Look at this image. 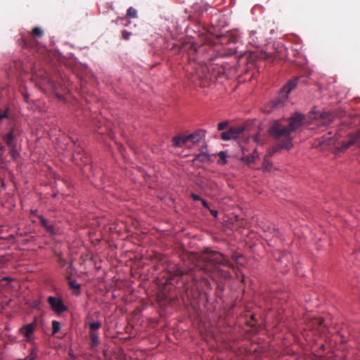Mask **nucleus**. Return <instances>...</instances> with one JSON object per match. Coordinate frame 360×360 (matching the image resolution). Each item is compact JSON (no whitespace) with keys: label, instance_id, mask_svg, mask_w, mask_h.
<instances>
[{"label":"nucleus","instance_id":"1","mask_svg":"<svg viewBox=\"0 0 360 360\" xmlns=\"http://www.w3.org/2000/svg\"><path fill=\"white\" fill-rule=\"evenodd\" d=\"M199 266L207 274H210L212 278L217 276L223 279H229L231 277L229 271L221 269L219 265H223L233 269V264L228 258L218 251L206 249L199 257Z\"/></svg>","mask_w":360,"mask_h":360},{"label":"nucleus","instance_id":"2","mask_svg":"<svg viewBox=\"0 0 360 360\" xmlns=\"http://www.w3.org/2000/svg\"><path fill=\"white\" fill-rule=\"evenodd\" d=\"M305 116L301 113L295 112L289 119L288 125L282 124L279 121H275L269 129L271 136L277 140L292 138L290 134L303 125Z\"/></svg>","mask_w":360,"mask_h":360},{"label":"nucleus","instance_id":"3","mask_svg":"<svg viewBox=\"0 0 360 360\" xmlns=\"http://www.w3.org/2000/svg\"><path fill=\"white\" fill-rule=\"evenodd\" d=\"M47 302L50 305L51 309L58 314H61L68 310L62 300L59 297L49 296L47 298Z\"/></svg>","mask_w":360,"mask_h":360},{"label":"nucleus","instance_id":"4","mask_svg":"<svg viewBox=\"0 0 360 360\" xmlns=\"http://www.w3.org/2000/svg\"><path fill=\"white\" fill-rule=\"evenodd\" d=\"M292 138H288L287 139H283V140L278 144L276 146L269 149L267 152V158L272 156L275 153L279 151L281 149H286L288 150H290L292 148Z\"/></svg>","mask_w":360,"mask_h":360},{"label":"nucleus","instance_id":"5","mask_svg":"<svg viewBox=\"0 0 360 360\" xmlns=\"http://www.w3.org/2000/svg\"><path fill=\"white\" fill-rule=\"evenodd\" d=\"M243 131V129L242 127H231L227 131L221 133V138L224 141L236 139Z\"/></svg>","mask_w":360,"mask_h":360},{"label":"nucleus","instance_id":"6","mask_svg":"<svg viewBox=\"0 0 360 360\" xmlns=\"http://www.w3.org/2000/svg\"><path fill=\"white\" fill-rule=\"evenodd\" d=\"M207 46L205 45H201L199 46L191 45L188 51L189 59L194 61L198 60L200 59L199 56L203 54L207 51Z\"/></svg>","mask_w":360,"mask_h":360},{"label":"nucleus","instance_id":"7","mask_svg":"<svg viewBox=\"0 0 360 360\" xmlns=\"http://www.w3.org/2000/svg\"><path fill=\"white\" fill-rule=\"evenodd\" d=\"M307 327L309 329L316 330L323 333L325 330L323 319L320 317L311 319L307 322Z\"/></svg>","mask_w":360,"mask_h":360},{"label":"nucleus","instance_id":"8","mask_svg":"<svg viewBox=\"0 0 360 360\" xmlns=\"http://www.w3.org/2000/svg\"><path fill=\"white\" fill-rule=\"evenodd\" d=\"M16 136L17 131L14 129H12L8 133L3 136V139L12 151L16 148L17 144L15 140Z\"/></svg>","mask_w":360,"mask_h":360},{"label":"nucleus","instance_id":"9","mask_svg":"<svg viewBox=\"0 0 360 360\" xmlns=\"http://www.w3.org/2000/svg\"><path fill=\"white\" fill-rule=\"evenodd\" d=\"M37 326L36 321H33L29 324L25 325L20 328V333L22 334L27 339V341L30 340V338L34 333Z\"/></svg>","mask_w":360,"mask_h":360},{"label":"nucleus","instance_id":"10","mask_svg":"<svg viewBox=\"0 0 360 360\" xmlns=\"http://www.w3.org/2000/svg\"><path fill=\"white\" fill-rule=\"evenodd\" d=\"M283 101L281 98H276L269 102L264 108V111L266 113H270L274 109L283 106Z\"/></svg>","mask_w":360,"mask_h":360},{"label":"nucleus","instance_id":"11","mask_svg":"<svg viewBox=\"0 0 360 360\" xmlns=\"http://www.w3.org/2000/svg\"><path fill=\"white\" fill-rule=\"evenodd\" d=\"M205 136V132L202 130L195 131L190 135L186 136V139L193 144L198 143Z\"/></svg>","mask_w":360,"mask_h":360},{"label":"nucleus","instance_id":"12","mask_svg":"<svg viewBox=\"0 0 360 360\" xmlns=\"http://www.w3.org/2000/svg\"><path fill=\"white\" fill-rule=\"evenodd\" d=\"M354 144H358L360 147V132H357L348 141L343 143L341 150H345Z\"/></svg>","mask_w":360,"mask_h":360},{"label":"nucleus","instance_id":"13","mask_svg":"<svg viewBox=\"0 0 360 360\" xmlns=\"http://www.w3.org/2000/svg\"><path fill=\"white\" fill-rule=\"evenodd\" d=\"M299 80L298 77H295L291 80H290L283 88V91L285 92V94L288 95L292 90H293Z\"/></svg>","mask_w":360,"mask_h":360},{"label":"nucleus","instance_id":"14","mask_svg":"<svg viewBox=\"0 0 360 360\" xmlns=\"http://www.w3.org/2000/svg\"><path fill=\"white\" fill-rule=\"evenodd\" d=\"M188 143V139H186V136H176L173 138V146L177 148H181Z\"/></svg>","mask_w":360,"mask_h":360},{"label":"nucleus","instance_id":"15","mask_svg":"<svg viewBox=\"0 0 360 360\" xmlns=\"http://www.w3.org/2000/svg\"><path fill=\"white\" fill-rule=\"evenodd\" d=\"M68 280L70 287L74 290V293L76 295L79 294L80 285L75 280H72L70 277H68Z\"/></svg>","mask_w":360,"mask_h":360},{"label":"nucleus","instance_id":"16","mask_svg":"<svg viewBox=\"0 0 360 360\" xmlns=\"http://www.w3.org/2000/svg\"><path fill=\"white\" fill-rule=\"evenodd\" d=\"M259 57L260 58L268 60L269 62H274L276 59V56L274 53L264 51L260 53Z\"/></svg>","mask_w":360,"mask_h":360},{"label":"nucleus","instance_id":"17","mask_svg":"<svg viewBox=\"0 0 360 360\" xmlns=\"http://www.w3.org/2000/svg\"><path fill=\"white\" fill-rule=\"evenodd\" d=\"M210 157L206 153H200L195 155L194 161L206 162L209 160Z\"/></svg>","mask_w":360,"mask_h":360},{"label":"nucleus","instance_id":"18","mask_svg":"<svg viewBox=\"0 0 360 360\" xmlns=\"http://www.w3.org/2000/svg\"><path fill=\"white\" fill-rule=\"evenodd\" d=\"M193 8L195 12H198V13L201 14L202 13H203L204 11L207 10V5L204 4L202 6H201L200 4L195 3L193 6Z\"/></svg>","mask_w":360,"mask_h":360},{"label":"nucleus","instance_id":"19","mask_svg":"<svg viewBox=\"0 0 360 360\" xmlns=\"http://www.w3.org/2000/svg\"><path fill=\"white\" fill-rule=\"evenodd\" d=\"M40 224L49 232L53 233V227L51 225L48 224L47 220L43 217H39Z\"/></svg>","mask_w":360,"mask_h":360},{"label":"nucleus","instance_id":"20","mask_svg":"<svg viewBox=\"0 0 360 360\" xmlns=\"http://www.w3.org/2000/svg\"><path fill=\"white\" fill-rule=\"evenodd\" d=\"M273 167V164L271 162L269 161V158H267V155H265L263 161V169L266 172H269Z\"/></svg>","mask_w":360,"mask_h":360},{"label":"nucleus","instance_id":"21","mask_svg":"<svg viewBox=\"0 0 360 360\" xmlns=\"http://www.w3.org/2000/svg\"><path fill=\"white\" fill-rule=\"evenodd\" d=\"M89 336L91 341V346H96L98 344V334L96 332H90Z\"/></svg>","mask_w":360,"mask_h":360},{"label":"nucleus","instance_id":"22","mask_svg":"<svg viewBox=\"0 0 360 360\" xmlns=\"http://www.w3.org/2000/svg\"><path fill=\"white\" fill-rule=\"evenodd\" d=\"M101 327V323L100 321L90 322L89 323V328L91 332H96Z\"/></svg>","mask_w":360,"mask_h":360},{"label":"nucleus","instance_id":"23","mask_svg":"<svg viewBox=\"0 0 360 360\" xmlns=\"http://www.w3.org/2000/svg\"><path fill=\"white\" fill-rule=\"evenodd\" d=\"M44 34L43 30L38 27H35L32 30V34L36 37H41Z\"/></svg>","mask_w":360,"mask_h":360},{"label":"nucleus","instance_id":"24","mask_svg":"<svg viewBox=\"0 0 360 360\" xmlns=\"http://www.w3.org/2000/svg\"><path fill=\"white\" fill-rule=\"evenodd\" d=\"M127 16L129 18H136L137 12L133 7H129L127 11Z\"/></svg>","mask_w":360,"mask_h":360},{"label":"nucleus","instance_id":"25","mask_svg":"<svg viewBox=\"0 0 360 360\" xmlns=\"http://www.w3.org/2000/svg\"><path fill=\"white\" fill-rule=\"evenodd\" d=\"M255 155H243L241 159L243 161H244L245 162L248 163V164H250L252 163V162H254L255 160Z\"/></svg>","mask_w":360,"mask_h":360},{"label":"nucleus","instance_id":"26","mask_svg":"<svg viewBox=\"0 0 360 360\" xmlns=\"http://www.w3.org/2000/svg\"><path fill=\"white\" fill-rule=\"evenodd\" d=\"M219 159L218 160V163L220 164V165H224L226 163V155L224 152L223 151H221L219 152Z\"/></svg>","mask_w":360,"mask_h":360},{"label":"nucleus","instance_id":"27","mask_svg":"<svg viewBox=\"0 0 360 360\" xmlns=\"http://www.w3.org/2000/svg\"><path fill=\"white\" fill-rule=\"evenodd\" d=\"M52 329H53V333L55 334L58 333L60 330V323L57 321H52Z\"/></svg>","mask_w":360,"mask_h":360},{"label":"nucleus","instance_id":"28","mask_svg":"<svg viewBox=\"0 0 360 360\" xmlns=\"http://www.w3.org/2000/svg\"><path fill=\"white\" fill-rule=\"evenodd\" d=\"M37 357V351L35 349H32L30 354L26 356L24 359L25 360H34Z\"/></svg>","mask_w":360,"mask_h":360},{"label":"nucleus","instance_id":"29","mask_svg":"<svg viewBox=\"0 0 360 360\" xmlns=\"http://www.w3.org/2000/svg\"><path fill=\"white\" fill-rule=\"evenodd\" d=\"M131 35V32H128L127 30H123L122 32V38L124 40L129 39Z\"/></svg>","mask_w":360,"mask_h":360},{"label":"nucleus","instance_id":"30","mask_svg":"<svg viewBox=\"0 0 360 360\" xmlns=\"http://www.w3.org/2000/svg\"><path fill=\"white\" fill-rule=\"evenodd\" d=\"M227 126H228L227 121L221 122L218 124L217 129L219 131H222V130L225 129L227 127Z\"/></svg>","mask_w":360,"mask_h":360},{"label":"nucleus","instance_id":"31","mask_svg":"<svg viewBox=\"0 0 360 360\" xmlns=\"http://www.w3.org/2000/svg\"><path fill=\"white\" fill-rule=\"evenodd\" d=\"M57 262L61 266H64L66 264V261L60 255L57 256Z\"/></svg>","mask_w":360,"mask_h":360},{"label":"nucleus","instance_id":"32","mask_svg":"<svg viewBox=\"0 0 360 360\" xmlns=\"http://www.w3.org/2000/svg\"><path fill=\"white\" fill-rule=\"evenodd\" d=\"M322 118L323 119H328V121H327V123H329L330 122H332L333 120V115L330 113H324L323 115H322Z\"/></svg>","mask_w":360,"mask_h":360},{"label":"nucleus","instance_id":"33","mask_svg":"<svg viewBox=\"0 0 360 360\" xmlns=\"http://www.w3.org/2000/svg\"><path fill=\"white\" fill-rule=\"evenodd\" d=\"M45 74L46 73L44 72V75L43 74L40 75V77H41V81L44 82V83L47 82L49 84H51V79L48 76L45 75Z\"/></svg>","mask_w":360,"mask_h":360},{"label":"nucleus","instance_id":"34","mask_svg":"<svg viewBox=\"0 0 360 360\" xmlns=\"http://www.w3.org/2000/svg\"><path fill=\"white\" fill-rule=\"evenodd\" d=\"M241 257V255L239 253L234 252L231 255V258L233 260H234L236 262H238L239 258Z\"/></svg>","mask_w":360,"mask_h":360},{"label":"nucleus","instance_id":"35","mask_svg":"<svg viewBox=\"0 0 360 360\" xmlns=\"http://www.w3.org/2000/svg\"><path fill=\"white\" fill-rule=\"evenodd\" d=\"M260 136L259 134H255L252 136V139L254 141V142L258 143V144H260L262 143V141H260V139H259Z\"/></svg>","mask_w":360,"mask_h":360},{"label":"nucleus","instance_id":"36","mask_svg":"<svg viewBox=\"0 0 360 360\" xmlns=\"http://www.w3.org/2000/svg\"><path fill=\"white\" fill-rule=\"evenodd\" d=\"M191 196L192 199L195 201L201 200V199H202L199 195H198L195 193H191Z\"/></svg>","mask_w":360,"mask_h":360},{"label":"nucleus","instance_id":"37","mask_svg":"<svg viewBox=\"0 0 360 360\" xmlns=\"http://www.w3.org/2000/svg\"><path fill=\"white\" fill-rule=\"evenodd\" d=\"M200 201L202 202V204L205 208L210 209L209 204L206 200L201 199Z\"/></svg>","mask_w":360,"mask_h":360},{"label":"nucleus","instance_id":"38","mask_svg":"<svg viewBox=\"0 0 360 360\" xmlns=\"http://www.w3.org/2000/svg\"><path fill=\"white\" fill-rule=\"evenodd\" d=\"M210 211V213L213 216V217H217V210H210L209 209Z\"/></svg>","mask_w":360,"mask_h":360},{"label":"nucleus","instance_id":"39","mask_svg":"<svg viewBox=\"0 0 360 360\" xmlns=\"http://www.w3.org/2000/svg\"><path fill=\"white\" fill-rule=\"evenodd\" d=\"M202 282L204 283V284L208 287H210V283L209 282V281L207 279V278H203L202 279Z\"/></svg>","mask_w":360,"mask_h":360},{"label":"nucleus","instance_id":"40","mask_svg":"<svg viewBox=\"0 0 360 360\" xmlns=\"http://www.w3.org/2000/svg\"><path fill=\"white\" fill-rule=\"evenodd\" d=\"M184 274L183 271L181 270L176 271V276H181Z\"/></svg>","mask_w":360,"mask_h":360},{"label":"nucleus","instance_id":"41","mask_svg":"<svg viewBox=\"0 0 360 360\" xmlns=\"http://www.w3.org/2000/svg\"><path fill=\"white\" fill-rule=\"evenodd\" d=\"M0 150L3 151L4 150V146H0Z\"/></svg>","mask_w":360,"mask_h":360},{"label":"nucleus","instance_id":"42","mask_svg":"<svg viewBox=\"0 0 360 360\" xmlns=\"http://www.w3.org/2000/svg\"><path fill=\"white\" fill-rule=\"evenodd\" d=\"M323 347H324V345L322 344L321 346V348L323 349Z\"/></svg>","mask_w":360,"mask_h":360},{"label":"nucleus","instance_id":"43","mask_svg":"<svg viewBox=\"0 0 360 360\" xmlns=\"http://www.w3.org/2000/svg\"><path fill=\"white\" fill-rule=\"evenodd\" d=\"M18 360H25V359H18Z\"/></svg>","mask_w":360,"mask_h":360}]
</instances>
